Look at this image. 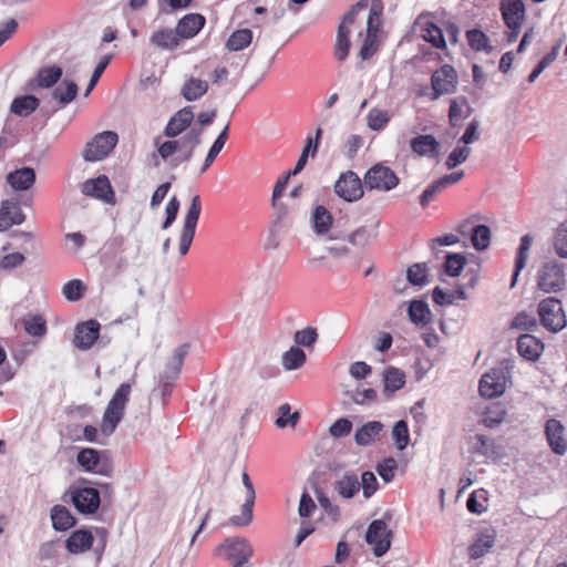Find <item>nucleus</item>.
<instances>
[{
    "instance_id": "obj_21",
    "label": "nucleus",
    "mask_w": 567,
    "mask_h": 567,
    "mask_svg": "<svg viewBox=\"0 0 567 567\" xmlns=\"http://www.w3.org/2000/svg\"><path fill=\"white\" fill-rule=\"evenodd\" d=\"M501 11L508 29H520L525 19V6L522 0H502Z\"/></svg>"
},
{
    "instance_id": "obj_18",
    "label": "nucleus",
    "mask_w": 567,
    "mask_h": 567,
    "mask_svg": "<svg viewBox=\"0 0 567 567\" xmlns=\"http://www.w3.org/2000/svg\"><path fill=\"white\" fill-rule=\"evenodd\" d=\"M545 435L553 453L559 456L566 454L567 439L565 436V427L560 421L556 419L547 420L545 424Z\"/></svg>"
},
{
    "instance_id": "obj_1",
    "label": "nucleus",
    "mask_w": 567,
    "mask_h": 567,
    "mask_svg": "<svg viewBox=\"0 0 567 567\" xmlns=\"http://www.w3.org/2000/svg\"><path fill=\"white\" fill-rule=\"evenodd\" d=\"M203 128L192 127L179 140H171L159 143V138L155 140L157 152L150 156V162L153 167L157 168L161 161L167 163L172 168H176L182 163L189 162L193 157L195 148L200 144Z\"/></svg>"
},
{
    "instance_id": "obj_56",
    "label": "nucleus",
    "mask_w": 567,
    "mask_h": 567,
    "mask_svg": "<svg viewBox=\"0 0 567 567\" xmlns=\"http://www.w3.org/2000/svg\"><path fill=\"white\" fill-rule=\"evenodd\" d=\"M392 436L398 450L403 451L408 446L410 434L405 421L400 420L394 424L392 430Z\"/></svg>"
},
{
    "instance_id": "obj_5",
    "label": "nucleus",
    "mask_w": 567,
    "mask_h": 567,
    "mask_svg": "<svg viewBox=\"0 0 567 567\" xmlns=\"http://www.w3.org/2000/svg\"><path fill=\"white\" fill-rule=\"evenodd\" d=\"M537 288L545 292H558L566 286L565 265L557 260L545 261L537 271Z\"/></svg>"
},
{
    "instance_id": "obj_45",
    "label": "nucleus",
    "mask_w": 567,
    "mask_h": 567,
    "mask_svg": "<svg viewBox=\"0 0 567 567\" xmlns=\"http://www.w3.org/2000/svg\"><path fill=\"white\" fill-rule=\"evenodd\" d=\"M471 241L473 247L482 251L491 244V229L486 225H475L471 229Z\"/></svg>"
},
{
    "instance_id": "obj_54",
    "label": "nucleus",
    "mask_w": 567,
    "mask_h": 567,
    "mask_svg": "<svg viewBox=\"0 0 567 567\" xmlns=\"http://www.w3.org/2000/svg\"><path fill=\"white\" fill-rule=\"evenodd\" d=\"M423 39L437 49H444L446 45L443 31L434 23H426L423 30Z\"/></svg>"
},
{
    "instance_id": "obj_23",
    "label": "nucleus",
    "mask_w": 567,
    "mask_h": 567,
    "mask_svg": "<svg viewBox=\"0 0 567 567\" xmlns=\"http://www.w3.org/2000/svg\"><path fill=\"white\" fill-rule=\"evenodd\" d=\"M25 219V215L21 210L20 205L10 199H6L0 206V231L9 229L13 225H21Z\"/></svg>"
},
{
    "instance_id": "obj_12",
    "label": "nucleus",
    "mask_w": 567,
    "mask_h": 567,
    "mask_svg": "<svg viewBox=\"0 0 567 567\" xmlns=\"http://www.w3.org/2000/svg\"><path fill=\"white\" fill-rule=\"evenodd\" d=\"M398 184L399 177L396 174L381 163L372 166L364 176V185L369 189L389 192L396 187Z\"/></svg>"
},
{
    "instance_id": "obj_40",
    "label": "nucleus",
    "mask_w": 567,
    "mask_h": 567,
    "mask_svg": "<svg viewBox=\"0 0 567 567\" xmlns=\"http://www.w3.org/2000/svg\"><path fill=\"white\" fill-rule=\"evenodd\" d=\"M408 315L414 324L425 326L431 320V310L429 305L422 300H413L408 308Z\"/></svg>"
},
{
    "instance_id": "obj_32",
    "label": "nucleus",
    "mask_w": 567,
    "mask_h": 567,
    "mask_svg": "<svg viewBox=\"0 0 567 567\" xmlns=\"http://www.w3.org/2000/svg\"><path fill=\"white\" fill-rule=\"evenodd\" d=\"M381 221L377 220L373 226H360L348 236V243L359 249H364L378 237V227Z\"/></svg>"
},
{
    "instance_id": "obj_42",
    "label": "nucleus",
    "mask_w": 567,
    "mask_h": 567,
    "mask_svg": "<svg viewBox=\"0 0 567 567\" xmlns=\"http://www.w3.org/2000/svg\"><path fill=\"white\" fill-rule=\"evenodd\" d=\"M22 324L29 336L41 338L47 333V322L41 315H28Z\"/></svg>"
},
{
    "instance_id": "obj_48",
    "label": "nucleus",
    "mask_w": 567,
    "mask_h": 567,
    "mask_svg": "<svg viewBox=\"0 0 567 567\" xmlns=\"http://www.w3.org/2000/svg\"><path fill=\"white\" fill-rule=\"evenodd\" d=\"M228 128H229V125H226V127L219 133V135L213 143V145L209 148L208 154L204 161L200 173H205L208 169V167L213 164V162L215 161L217 155L220 153V151L225 146V143L228 138Z\"/></svg>"
},
{
    "instance_id": "obj_7",
    "label": "nucleus",
    "mask_w": 567,
    "mask_h": 567,
    "mask_svg": "<svg viewBox=\"0 0 567 567\" xmlns=\"http://www.w3.org/2000/svg\"><path fill=\"white\" fill-rule=\"evenodd\" d=\"M538 316L542 324L551 332H559L567 324L561 302L554 297H548L539 302Z\"/></svg>"
},
{
    "instance_id": "obj_55",
    "label": "nucleus",
    "mask_w": 567,
    "mask_h": 567,
    "mask_svg": "<svg viewBox=\"0 0 567 567\" xmlns=\"http://www.w3.org/2000/svg\"><path fill=\"white\" fill-rule=\"evenodd\" d=\"M279 417L276 420V425L280 429L286 426L295 427L300 414L299 412L291 413V408L288 403L281 404L278 408Z\"/></svg>"
},
{
    "instance_id": "obj_46",
    "label": "nucleus",
    "mask_w": 567,
    "mask_h": 567,
    "mask_svg": "<svg viewBox=\"0 0 567 567\" xmlns=\"http://www.w3.org/2000/svg\"><path fill=\"white\" fill-rule=\"evenodd\" d=\"M252 40V32L249 29L235 31L227 40L226 48L229 51H240L247 48Z\"/></svg>"
},
{
    "instance_id": "obj_44",
    "label": "nucleus",
    "mask_w": 567,
    "mask_h": 567,
    "mask_svg": "<svg viewBox=\"0 0 567 567\" xmlns=\"http://www.w3.org/2000/svg\"><path fill=\"white\" fill-rule=\"evenodd\" d=\"M313 229L317 235H324L329 231L332 225V216L330 212L323 206H317L313 215Z\"/></svg>"
},
{
    "instance_id": "obj_37",
    "label": "nucleus",
    "mask_w": 567,
    "mask_h": 567,
    "mask_svg": "<svg viewBox=\"0 0 567 567\" xmlns=\"http://www.w3.org/2000/svg\"><path fill=\"white\" fill-rule=\"evenodd\" d=\"M208 91V82L205 80L189 78L182 86L181 94L188 101L193 102L204 96Z\"/></svg>"
},
{
    "instance_id": "obj_50",
    "label": "nucleus",
    "mask_w": 567,
    "mask_h": 567,
    "mask_svg": "<svg viewBox=\"0 0 567 567\" xmlns=\"http://www.w3.org/2000/svg\"><path fill=\"white\" fill-rule=\"evenodd\" d=\"M383 382L384 391L393 393L404 385V374L399 369L388 368L383 374Z\"/></svg>"
},
{
    "instance_id": "obj_34",
    "label": "nucleus",
    "mask_w": 567,
    "mask_h": 567,
    "mask_svg": "<svg viewBox=\"0 0 567 567\" xmlns=\"http://www.w3.org/2000/svg\"><path fill=\"white\" fill-rule=\"evenodd\" d=\"M384 425L379 421H370L359 427L354 433V441L360 446H368L383 431Z\"/></svg>"
},
{
    "instance_id": "obj_62",
    "label": "nucleus",
    "mask_w": 567,
    "mask_h": 567,
    "mask_svg": "<svg viewBox=\"0 0 567 567\" xmlns=\"http://www.w3.org/2000/svg\"><path fill=\"white\" fill-rule=\"evenodd\" d=\"M360 487L364 498H370L378 489V481L374 473L365 471L361 475Z\"/></svg>"
},
{
    "instance_id": "obj_30",
    "label": "nucleus",
    "mask_w": 567,
    "mask_h": 567,
    "mask_svg": "<svg viewBox=\"0 0 567 567\" xmlns=\"http://www.w3.org/2000/svg\"><path fill=\"white\" fill-rule=\"evenodd\" d=\"M63 70L58 65H44L39 69L32 85L38 89L53 87L62 78Z\"/></svg>"
},
{
    "instance_id": "obj_59",
    "label": "nucleus",
    "mask_w": 567,
    "mask_h": 567,
    "mask_svg": "<svg viewBox=\"0 0 567 567\" xmlns=\"http://www.w3.org/2000/svg\"><path fill=\"white\" fill-rule=\"evenodd\" d=\"M471 148L467 146L455 147L446 158L445 165L449 169H453L456 166L463 164L470 156Z\"/></svg>"
},
{
    "instance_id": "obj_57",
    "label": "nucleus",
    "mask_w": 567,
    "mask_h": 567,
    "mask_svg": "<svg viewBox=\"0 0 567 567\" xmlns=\"http://www.w3.org/2000/svg\"><path fill=\"white\" fill-rule=\"evenodd\" d=\"M406 278L410 284L422 287L427 281V269L424 264H414L408 268Z\"/></svg>"
},
{
    "instance_id": "obj_3",
    "label": "nucleus",
    "mask_w": 567,
    "mask_h": 567,
    "mask_svg": "<svg viewBox=\"0 0 567 567\" xmlns=\"http://www.w3.org/2000/svg\"><path fill=\"white\" fill-rule=\"evenodd\" d=\"M188 352V344H182L176 348L165 364L164 370L158 374L157 386L154 389V393H158L162 396H167L172 392V386L177 380L184 359Z\"/></svg>"
},
{
    "instance_id": "obj_16",
    "label": "nucleus",
    "mask_w": 567,
    "mask_h": 567,
    "mask_svg": "<svg viewBox=\"0 0 567 567\" xmlns=\"http://www.w3.org/2000/svg\"><path fill=\"white\" fill-rule=\"evenodd\" d=\"M334 192L346 202H355L363 196L362 182L355 173L349 171L339 177Z\"/></svg>"
},
{
    "instance_id": "obj_20",
    "label": "nucleus",
    "mask_w": 567,
    "mask_h": 567,
    "mask_svg": "<svg viewBox=\"0 0 567 567\" xmlns=\"http://www.w3.org/2000/svg\"><path fill=\"white\" fill-rule=\"evenodd\" d=\"M100 323L96 320H87L75 328L74 346L80 350H89L99 338Z\"/></svg>"
},
{
    "instance_id": "obj_29",
    "label": "nucleus",
    "mask_w": 567,
    "mask_h": 567,
    "mask_svg": "<svg viewBox=\"0 0 567 567\" xmlns=\"http://www.w3.org/2000/svg\"><path fill=\"white\" fill-rule=\"evenodd\" d=\"M93 535L86 529L74 530L65 542V547L70 554L78 555L91 549L93 545Z\"/></svg>"
},
{
    "instance_id": "obj_41",
    "label": "nucleus",
    "mask_w": 567,
    "mask_h": 567,
    "mask_svg": "<svg viewBox=\"0 0 567 567\" xmlns=\"http://www.w3.org/2000/svg\"><path fill=\"white\" fill-rule=\"evenodd\" d=\"M507 416V411L502 403H494L486 409L482 416V423L489 429L502 424Z\"/></svg>"
},
{
    "instance_id": "obj_8",
    "label": "nucleus",
    "mask_w": 567,
    "mask_h": 567,
    "mask_svg": "<svg viewBox=\"0 0 567 567\" xmlns=\"http://www.w3.org/2000/svg\"><path fill=\"white\" fill-rule=\"evenodd\" d=\"M382 8L379 3L373 2L369 10L367 19V30L363 37V43L359 55L362 60L371 58L378 50V33L381 28Z\"/></svg>"
},
{
    "instance_id": "obj_64",
    "label": "nucleus",
    "mask_w": 567,
    "mask_h": 567,
    "mask_svg": "<svg viewBox=\"0 0 567 567\" xmlns=\"http://www.w3.org/2000/svg\"><path fill=\"white\" fill-rule=\"evenodd\" d=\"M396 468V461L393 457H389L377 466V472L385 483H389L393 480Z\"/></svg>"
},
{
    "instance_id": "obj_19",
    "label": "nucleus",
    "mask_w": 567,
    "mask_h": 567,
    "mask_svg": "<svg viewBox=\"0 0 567 567\" xmlns=\"http://www.w3.org/2000/svg\"><path fill=\"white\" fill-rule=\"evenodd\" d=\"M82 193L86 196L101 199L105 203H113L114 192L111 183L105 175H100L96 178L87 179L82 184Z\"/></svg>"
},
{
    "instance_id": "obj_47",
    "label": "nucleus",
    "mask_w": 567,
    "mask_h": 567,
    "mask_svg": "<svg viewBox=\"0 0 567 567\" xmlns=\"http://www.w3.org/2000/svg\"><path fill=\"white\" fill-rule=\"evenodd\" d=\"M466 264L467 260L463 254L449 252L445 257L444 270L450 277H458Z\"/></svg>"
},
{
    "instance_id": "obj_17",
    "label": "nucleus",
    "mask_w": 567,
    "mask_h": 567,
    "mask_svg": "<svg viewBox=\"0 0 567 567\" xmlns=\"http://www.w3.org/2000/svg\"><path fill=\"white\" fill-rule=\"evenodd\" d=\"M243 485L246 488L245 502L241 506V514L235 515L230 518V522L235 526L244 527L248 526L252 520V507L255 504L256 493L254 488V484L248 475V473L244 472L241 474Z\"/></svg>"
},
{
    "instance_id": "obj_53",
    "label": "nucleus",
    "mask_w": 567,
    "mask_h": 567,
    "mask_svg": "<svg viewBox=\"0 0 567 567\" xmlns=\"http://www.w3.org/2000/svg\"><path fill=\"white\" fill-rule=\"evenodd\" d=\"M368 126L373 131L383 130L390 121L388 111L373 107L367 115Z\"/></svg>"
},
{
    "instance_id": "obj_15",
    "label": "nucleus",
    "mask_w": 567,
    "mask_h": 567,
    "mask_svg": "<svg viewBox=\"0 0 567 567\" xmlns=\"http://www.w3.org/2000/svg\"><path fill=\"white\" fill-rule=\"evenodd\" d=\"M433 99L441 95L452 94L456 91L457 74L453 66L445 64L436 70L431 78Z\"/></svg>"
},
{
    "instance_id": "obj_52",
    "label": "nucleus",
    "mask_w": 567,
    "mask_h": 567,
    "mask_svg": "<svg viewBox=\"0 0 567 567\" xmlns=\"http://www.w3.org/2000/svg\"><path fill=\"white\" fill-rule=\"evenodd\" d=\"M466 39L468 42V45L474 51H486L491 52L492 47L489 45V40L486 37V34L478 30V29H472L466 32Z\"/></svg>"
},
{
    "instance_id": "obj_63",
    "label": "nucleus",
    "mask_w": 567,
    "mask_h": 567,
    "mask_svg": "<svg viewBox=\"0 0 567 567\" xmlns=\"http://www.w3.org/2000/svg\"><path fill=\"white\" fill-rule=\"evenodd\" d=\"M533 237L529 234L524 235L520 238V243L517 249L515 262L518 267H525L528 260V251L532 247Z\"/></svg>"
},
{
    "instance_id": "obj_22",
    "label": "nucleus",
    "mask_w": 567,
    "mask_h": 567,
    "mask_svg": "<svg viewBox=\"0 0 567 567\" xmlns=\"http://www.w3.org/2000/svg\"><path fill=\"white\" fill-rule=\"evenodd\" d=\"M193 121V107L185 106L171 117L164 130V135L171 138L177 137L190 126Z\"/></svg>"
},
{
    "instance_id": "obj_11",
    "label": "nucleus",
    "mask_w": 567,
    "mask_h": 567,
    "mask_svg": "<svg viewBox=\"0 0 567 567\" xmlns=\"http://www.w3.org/2000/svg\"><path fill=\"white\" fill-rule=\"evenodd\" d=\"M202 213V200L198 195L192 197L190 204L187 208L183 229L179 237V252L186 255L194 240L197 223Z\"/></svg>"
},
{
    "instance_id": "obj_35",
    "label": "nucleus",
    "mask_w": 567,
    "mask_h": 567,
    "mask_svg": "<svg viewBox=\"0 0 567 567\" xmlns=\"http://www.w3.org/2000/svg\"><path fill=\"white\" fill-rule=\"evenodd\" d=\"M475 453L489 458V460H498L502 456V447L496 444L493 437L478 434L475 436L474 444Z\"/></svg>"
},
{
    "instance_id": "obj_13",
    "label": "nucleus",
    "mask_w": 567,
    "mask_h": 567,
    "mask_svg": "<svg viewBox=\"0 0 567 567\" xmlns=\"http://www.w3.org/2000/svg\"><path fill=\"white\" fill-rule=\"evenodd\" d=\"M69 496L75 509L83 515L94 514L101 504L100 493L93 487H72Z\"/></svg>"
},
{
    "instance_id": "obj_49",
    "label": "nucleus",
    "mask_w": 567,
    "mask_h": 567,
    "mask_svg": "<svg viewBox=\"0 0 567 567\" xmlns=\"http://www.w3.org/2000/svg\"><path fill=\"white\" fill-rule=\"evenodd\" d=\"M306 362V353L297 347L290 348L282 354V365L287 371L297 370Z\"/></svg>"
},
{
    "instance_id": "obj_58",
    "label": "nucleus",
    "mask_w": 567,
    "mask_h": 567,
    "mask_svg": "<svg viewBox=\"0 0 567 567\" xmlns=\"http://www.w3.org/2000/svg\"><path fill=\"white\" fill-rule=\"evenodd\" d=\"M85 287L79 279H73L66 282L62 288V293L69 301H78L82 298Z\"/></svg>"
},
{
    "instance_id": "obj_43",
    "label": "nucleus",
    "mask_w": 567,
    "mask_h": 567,
    "mask_svg": "<svg viewBox=\"0 0 567 567\" xmlns=\"http://www.w3.org/2000/svg\"><path fill=\"white\" fill-rule=\"evenodd\" d=\"M494 532L480 535L475 543L468 548L470 556L474 559L484 556L494 546Z\"/></svg>"
},
{
    "instance_id": "obj_14",
    "label": "nucleus",
    "mask_w": 567,
    "mask_h": 567,
    "mask_svg": "<svg viewBox=\"0 0 567 567\" xmlns=\"http://www.w3.org/2000/svg\"><path fill=\"white\" fill-rule=\"evenodd\" d=\"M507 377L502 369H493L482 375L478 390L482 396L493 399L502 395L507 388Z\"/></svg>"
},
{
    "instance_id": "obj_61",
    "label": "nucleus",
    "mask_w": 567,
    "mask_h": 567,
    "mask_svg": "<svg viewBox=\"0 0 567 567\" xmlns=\"http://www.w3.org/2000/svg\"><path fill=\"white\" fill-rule=\"evenodd\" d=\"M111 60H112V54H105L104 56L101 58L99 64L96 65L94 72L90 79V82H89L87 87L84 93L85 96H89V94L95 87L96 83L99 82L101 75L103 74L104 70L106 69V66L109 65Z\"/></svg>"
},
{
    "instance_id": "obj_36",
    "label": "nucleus",
    "mask_w": 567,
    "mask_h": 567,
    "mask_svg": "<svg viewBox=\"0 0 567 567\" xmlns=\"http://www.w3.org/2000/svg\"><path fill=\"white\" fill-rule=\"evenodd\" d=\"M52 526L58 532H64L75 525V518L63 505H54L50 512Z\"/></svg>"
},
{
    "instance_id": "obj_27",
    "label": "nucleus",
    "mask_w": 567,
    "mask_h": 567,
    "mask_svg": "<svg viewBox=\"0 0 567 567\" xmlns=\"http://www.w3.org/2000/svg\"><path fill=\"white\" fill-rule=\"evenodd\" d=\"M150 43L156 49L173 51L179 45V37L175 29L163 28L151 34Z\"/></svg>"
},
{
    "instance_id": "obj_4",
    "label": "nucleus",
    "mask_w": 567,
    "mask_h": 567,
    "mask_svg": "<svg viewBox=\"0 0 567 567\" xmlns=\"http://www.w3.org/2000/svg\"><path fill=\"white\" fill-rule=\"evenodd\" d=\"M392 514L385 512L380 519H374L368 526L365 542L372 547L377 557H382L391 547L392 532L388 528Z\"/></svg>"
},
{
    "instance_id": "obj_25",
    "label": "nucleus",
    "mask_w": 567,
    "mask_h": 567,
    "mask_svg": "<svg viewBox=\"0 0 567 567\" xmlns=\"http://www.w3.org/2000/svg\"><path fill=\"white\" fill-rule=\"evenodd\" d=\"M205 18L199 13H189L183 17L175 30L179 39L194 38L205 25Z\"/></svg>"
},
{
    "instance_id": "obj_38",
    "label": "nucleus",
    "mask_w": 567,
    "mask_h": 567,
    "mask_svg": "<svg viewBox=\"0 0 567 567\" xmlns=\"http://www.w3.org/2000/svg\"><path fill=\"white\" fill-rule=\"evenodd\" d=\"M78 91L79 87L74 81L64 79L61 84L53 89L52 96L61 106H65L76 97Z\"/></svg>"
},
{
    "instance_id": "obj_31",
    "label": "nucleus",
    "mask_w": 567,
    "mask_h": 567,
    "mask_svg": "<svg viewBox=\"0 0 567 567\" xmlns=\"http://www.w3.org/2000/svg\"><path fill=\"white\" fill-rule=\"evenodd\" d=\"M334 492L344 499L354 497L360 491V481L355 473H344L333 483Z\"/></svg>"
},
{
    "instance_id": "obj_2",
    "label": "nucleus",
    "mask_w": 567,
    "mask_h": 567,
    "mask_svg": "<svg viewBox=\"0 0 567 567\" xmlns=\"http://www.w3.org/2000/svg\"><path fill=\"white\" fill-rule=\"evenodd\" d=\"M131 384L122 383L110 400L102 419L101 431L112 434L124 416V411L131 394Z\"/></svg>"
},
{
    "instance_id": "obj_33",
    "label": "nucleus",
    "mask_w": 567,
    "mask_h": 567,
    "mask_svg": "<svg viewBox=\"0 0 567 567\" xmlns=\"http://www.w3.org/2000/svg\"><path fill=\"white\" fill-rule=\"evenodd\" d=\"M410 147L419 156L434 157L439 154L440 143L433 135H419L410 141Z\"/></svg>"
},
{
    "instance_id": "obj_9",
    "label": "nucleus",
    "mask_w": 567,
    "mask_h": 567,
    "mask_svg": "<svg viewBox=\"0 0 567 567\" xmlns=\"http://www.w3.org/2000/svg\"><path fill=\"white\" fill-rule=\"evenodd\" d=\"M118 141L115 132L105 131L96 134L84 147L82 156L85 162L104 159L114 150Z\"/></svg>"
},
{
    "instance_id": "obj_24",
    "label": "nucleus",
    "mask_w": 567,
    "mask_h": 567,
    "mask_svg": "<svg viewBox=\"0 0 567 567\" xmlns=\"http://www.w3.org/2000/svg\"><path fill=\"white\" fill-rule=\"evenodd\" d=\"M229 559L235 561H248L252 556V547L245 538L226 539L221 546Z\"/></svg>"
},
{
    "instance_id": "obj_39",
    "label": "nucleus",
    "mask_w": 567,
    "mask_h": 567,
    "mask_svg": "<svg viewBox=\"0 0 567 567\" xmlns=\"http://www.w3.org/2000/svg\"><path fill=\"white\" fill-rule=\"evenodd\" d=\"M39 99L34 95H24L16 97L10 106V111L21 117L29 116L39 106Z\"/></svg>"
},
{
    "instance_id": "obj_6",
    "label": "nucleus",
    "mask_w": 567,
    "mask_h": 567,
    "mask_svg": "<svg viewBox=\"0 0 567 567\" xmlns=\"http://www.w3.org/2000/svg\"><path fill=\"white\" fill-rule=\"evenodd\" d=\"M368 8V1L361 0L358 3H355L349 12L343 17L339 29H338V35H337V42H336V56L338 60L343 61L349 53L350 50V27L354 25L358 22V18L360 13Z\"/></svg>"
},
{
    "instance_id": "obj_60",
    "label": "nucleus",
    "mask_w": 567,
    "mask_h": 567,
    "mask_svg": "<svg viewBox=\"0 0 567 567\" xmlns=\"http://www.w3.org/2000/svg\"><path fill=\"white\" fill-rule=\"evenodd\" d=\"M318 339L317 330L308 327L295 332L293 341L301 347H311Z\"/></svg>"
},
{
    "instance_id": "obj_26",
    "label": "nucleus",
    "mask_w": 567,
    "mask_h": 567,
    "mask_svg": "<svg viewBox=\"0 0 567 567\" xmlns=\"http://www.w3.org/2000/svg\"><path fill=\"white\" fill-rule=\"evenodd\" d=\"M517 351L526 360L536 361L544 351V343L532 334H522L517 339Z\"/></svg>"
},
{
    "instance_id": "obj_10",
    "label": "nucleus",
    "mask_w": 567,
    "mask_h": 567,
    "mask_svg": "<svg viewBox=\"0 0 567 567\" xmlns=\"http://www.w3.org/2000/svg\"><path fill=\"white\" fill-rule=\"evenodd\" d=\"M76 461L86 472L110 476L113 471V464L107 453L94 449H82L78 453Z\"/></svg>"
},
{
    "instance_id": "obj_51",
    "label": "nucleus",
    "mask_w": 567,
    "mask_h": 567,
    "mask_svg": "<svg viewBox=\"0 0 567 567\" xmlns=\"http://www.w3.org/2000/svg\"><path fill=\"white\" fill-rule=\"evenodd\" d=\"M553 247L558 257L567 259V219L556 228Z\"/></svg>"
},
{
    "instance_id": "obj_28",
    "label": "nucleus",
    "mask_w": 567,
    "mask_h": 567,
    "mask_svg": "<svg viewBox=\"0 0 567 567\" xmlns=\"http://www.w3.org/2000/svg\"><path fill=\"white\" fill-rule=\"evenodd\" d=\"M6 179L16 192L28 190L35 183V172L31 167H21L9 173Z\"/></svg>"
}]
</instances>
